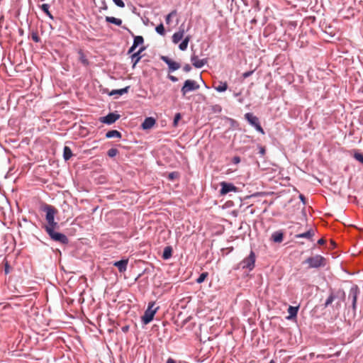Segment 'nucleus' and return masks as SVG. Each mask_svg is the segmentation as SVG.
<instances>
[{
  "mask_svg": "<svg viewBox=\"0 0 363 363\" xmlns=\"http://www.w3.org/2000/svg\"><path fill=\"white\" fill-rule=\"evenodd\" d=\"M284 240V233L281 230L274 232L271 235V240L275 243H281Z\"/></svg>",
  "mask_w": 363,
  "mask_h": 363,
  "instance_id": "obj_15",
  "label": "nucleus"
},
{
  "mask_svg": "<svg viewBox=\"0 0 363 363\" xmlns=\"http://www.w3.org/2000/svg\"><path fill=\"white\" fill-rule=\"evenodd\" d=\"M299 199H300V200L302 201V203L303 204L306 203V198H305V196L303 194H300L299 195Z\"/></svg>",
  "mask_w": 363,
  "mask_h": 363,
  "instance_id": "obj_49",
  "label": "nucleus"
},
{
  "mask_svg": "<svg viewBox=\"0 0 363 363\" xmlns=\"http://www.w3.org/2000/svg\"><path fill=\"white\" fill-rule=\"evenodd\" d=\"M184 34V29H179V31L175 32L172 35V42L174 44H177L181 40H182Z\"/></svg>",
  "mask_w": 363,
  "mask_h": 363,
  "instance_id": "obj_18",
  "label": "nucleus"
},
{
  "mask_svg": "<svg viewBox=\"0 0 363 363\" xmlns=\"http://www.w3.org/2000/svg\"><path fill=\"white\" fill-rule=\"evenodd\" d=\"M80 61L82 64L87 65L89 64L88 60L86 58V57L84 55V54L81 52H80Z\"/></svg>",
  "mask_w": 363,
  "mask_h": 363,
  "instance_id": "obj_38",
  "label": "nucleus"
},
{
  "mask_svg": "<svg viewBox=\"0 0 363 363\" xmlns=\"http://www.w3.org/2000/svg\"><path fill=\"white\" fill-rule=\"evenodd\" d=\"M208 276V273L207 272H203L201 273L199 277L196 279V282L198 284H201L202 282L204 281V280L206 279V278Z\"/></svg>",
  "mask_w": 363,
  "mask_h": 363,
  "instance_id": "obj_32",
  "label": "nucleus"
},
{
  "mask_svg": "<svg viewBox=\"0 0 363 363\" xmlns=\"http://www.w3.org/2000/svg\"><path fill=\"white\" fill-rule=\"evenodd\" d=\"M179 176V174L178 172H170L168 175V179H170V180H173L176 177H177Z\"/></svg>",
  "mask_w": 363,
  "mask_h": 363,
  "instance_id": "obj_41",
  "label": "nucleus"
},
{
  "mask_svg": "<svg viewBox=\"0 0 363 363\" xmlns=\"http://www.w3.org/2000/svg\"><path fill=\"white\" fill-rule=\"evenodd\" d=\"M50 5L48 4H43L40 6L42 11L50 18L53 19V16L49 11Z\"/></svg>",
  "mask_w": 363,
  "mask_h": 363,
  "instance_id": "obj_28",
  "label": "nucleus"
},
{
  "mask_svg": "<svg viewBox=\"0 0 363 363\" xmlns=\"http://www.w3.org/2000/svg\"><path fill=\"white\" fill-rule=\"evenodd\" d=\"M218 92H223L228 89V84L226 82H220L219 84L214 87Z\"/></svg>",
  "mask_w": 363,
  "mask_h": 363,
  "instance_id": "obj_29",
  "label": "nucleus"
},
{
  "mask_svg": "<svg viewBox=\"0 0 363 363\" xmlns=\"http://www.w3.org/2000/svg\"><path fill=\"white\" fill-rule=\"evenodd\" d=\"M23 30H20V34L22 35L23 34Z\"/></svg>",
  "mask_w": 363,
  "mask_h": 363,
  "instance_id": "obj_54",
  "label": "nucleus"
},
{
  "mask_svg": "<svg viewBox=\"0 0 363 363\" xmlns=\"http://www.w3.org/2000/svg\"><path fill=\"white\" fill-rule=\"evenodd\" d=\"M314 235L315 231L312 228H310L306 232L295 235V238H306L313 241V238Z\"/></svg>",
  "mask_w": 363,
  "mask_h": 363,
  "instance_id": "obj_14",
  "label": "nucleus"
},
{
  "mask_svg": "<svg viewBox=\"0 0 363 363\" xmlns=\"http://www.w3.org/2000/svg\"><path fill=\"white\" fill-rule=\"evenodd\" d=\"M337 298V296H336V294H335L333 291H330L329 296L328 297V298L326 299V301L324 303V306L325 308L329 306L334 301V300Z\"/></svg>",
  "mask_w": 363,
  "mask_h": 363,
  "instance_id": "obj_26",
  "label": "nucleus"
},
{
  "mask_svg": "<svg viewBox=\"0 0 363 363\" xmlns=\"http://www.w3.org/2000/svg\"><path fill=\"white\" fill-rule=\"evenodd\" d=\"M128 264V259H122L113 263V265L118 268L120 273H123L127 270Z\"/></svg>",
  "mask_w": 363,
  "mask_h": 363,
  "instance_id": "obj_13",
  "label": "nucleus"
},
{
  "mask_svg": "<svg viewBox=\"0 0 363 363\" xmlns=\"http://www.w3.org/2000/svg\"><path fill=\"white\" fill-rule=\"evenodd\" d=\"M183 70L185 72H189L191 70V67L190 65L189 64H186L184 67H183Z\"/></svg>",
  "mask_w": 363,
  "mask_h": 363,
  "instance_id": "obj_44",
  "label": "nucleus"
},
{
  "mask_svg": "<svg viewBox=\"0 0 363 363\" xmlns=\"http://www.w3.org/2000/svg\"><path fill=\"white\" fill-rule=\"evenodd\" d=\"M145 50V47H141L140 48V49L135 52H133L131 55H130V59H131V62L133 63V66L132 67L134 69L136 66V65L138 64V62L140 60V59L142 58V55H141V53Z\"/></svg>",
  "mask_w": 363,
  "mask_h": 363,
  "instance_id": "obj_12",
  "label": "nucleus"
},
{
  "mask_svg": "<svg viewBox=\"0 0 363 363\" xmlns=\"http://www.w3.org/2000/svg\"><path fill=\"white\" fill-rule=\"evenodd\" d=\"M136 49V48H134L133 45L129 48L128 51V54H133L134 52V50Z\"/></svg>",
  "mask_w": 363,
  "mask_h": 363,
  "instance_id": "obj_47",
  "label": "nucleus"
},
{
  "mask_svg": "<svg viewBox=\"0 0 363 363\" xmlns=\"http://www.w3.org/2000/svg\"><path fill=\"white\" fill-rule=\"evenodd\" d=\"M172 255V248L170 246L165 247L163 253H162V258L165 260L169 259L171 258Z\"/></svg>",
  "mask_w": 363,
  "mask_h": 363,
  "instance_id": "obj_24",
  "label": "nucleus"
},
{
  "mask_svg": "<svg viewBox=\"0 0 363 363\" xmlns=\"http://www.w3.org/2000/svg\"><path fill=\"white\" fill-rule=\"evenodd\" d=\"M31 38L32 40L35 43H39L40 41V38L39 37L37 32H32Z\"/></svg>",
  "mask_w": 363,
  "mask_h": 363,
  "instance_id": "obj_36",
  "label": "nucleus"
},
{
  "mask_svg": "<svg viewBox=\"0 0 363 363\" xmlns=\"http://www.w3.org/2000/svg\"><path fill=\"white\" fill-rule=\"evenodd\" d=\"M269 363H276L274 360H271Z\"/></svg>",
  "mask_w": 363,
  "mask_h": 363,
  "instance_id": "obj_53",
  "label": "nucleus"
},
{
  "mask_svg": "<svg viewBox=\"0 0 363 363\" xmlns=\"http://www.w3.org/2000/svg\"><path fill=\"white\" fill-rule=\"evenodd\" d=\"M58 228H49L45 230L52 240L63 245L68 244V238L65 234L55 231V230Z\"/></svg>",
  "mask_w": 363,
  "mask_h": 363,
  "instance_id": "obj_2",
  "label": "nucleus"
},
{
  "mask_svg": "<svg viewBox=\"0 0 363 363\" xmlns=\"http://www.w3.org/2000/svg\"><path fill=\"white\" fill-rule=\"evenodd\" d=\"M161 60L168 65L169 72L176 71L181 67L179 63L172 60L167 56H162Z\"/></svg>",
  "mask_w": 363,
  "mask_h": 363,
  "instance_id": "obj_10",
  "label": "nucleus"
},
{
  "mask_svg": "<svg viewBox=\"0 0 363 363\" xmlns=\"http://www.w3.org/2000/svg\"><path fill=\"white\" fill-rule=\"evenodd\" d=\"M298 311V306H290L288 308V313L289 315L287 317V319H291L293 318L296 317Z\"/></svg>",
  "mask_w": 363,
  "mask_h": 363,
  "instance_id": "obj_20",
  "label": "nucleus"
},
{
  "mask_svg": "<svg viewBox=\"0 0 363 363\" xmlns=\"http://www.w3.org/2000/svg\"><path fill=\"white\" fill-rule=\"evenodd\" d=\"M113 1L114 2V4L116 6H118L120 8H124L125 7V4L123 1V0H113Z\"/></svg>",
  "mask_w": 363,
  "mask_h": 363,
  "instance_id": "obj_40",
  "label": "nucleus"
},
{
  "mask_svg": "<svg viewBox=\"0 0 363 363\" xmlns=\"http://www.w3.org/2000/svg\"><path fill=\"white\" fill-rule=\"evenodd\" d=\"M118 150L116 148H111L108 150L107 155L110 157H113L117 155Z\"/></svg>",
  "mask_w": 363,
  "mask_h": 363,
  "instance_id": "obj_33",
  "label": "nucleus"
},
{
  "mask_svg": "<svg viewBox=\"0 0 363 363\" xmlns=\"http://www.w3.org/2000/svg\"><path fill=\"white\" fill-rule=\"evenodd\" d=\"M105 20L106 22L115 24L118 26H121L122 25L121 19L113 16H106Z\"/></svg>",
  "mask_w": 363,
  "mask_h": 363,
  "instance_id": "obj_21",
  "label": "nucleus"
},
{
  "mask_svg": "<svg viewBox=\"0 0 363 363\" xmlns=\"http://www.w3.org/2000/svg\"><path fill=\"white\" fill-rule=\"evenodd\" d=\"M42 210L46 213L45 219L48 223L44 226V229H48L49 228H59V224L55 220V216L57 213L56 209L54 206L48 204H45L42 207Z\"/></svg>",
  "mask_w": 363,
  "mask_h": 363,
  "instance_id": "obj_1",
  "label": "nucleus"
},
{
  "mask_svg": "<svg viewBox=\"0 0 363 363\" xmlns=\"http://www.w3.org/2000/svg\"><path fill=\"white\" fill-rule=\"evenodd\" d=\"M303 263L308 264L309 268H319L325 265V258L320 255L308 257Z\"/></svg>",
  "mask_w": 363,
  "mask_h": 363,
  "instance_id": "obj_3",
  "label": "nucleus"
},
{
  "mask_svg": "<svg viewBox=\"0 0 363 363\" xmlns=\"http://www.w3.org/2000/svg\"><path fill=\"white\" fill-rule=\"evenodd\" d=\"M234 0H232V1H233Z\"/></svg>",
  "mask_w": 363,
  "mask_h": 363,
  "instance_id": "obj_55",
  "label": "nucleus"
},
{
  "mask_svg": "<svg viewBox=\"0 0 363 363\" xmlns=\"http://www.w3.org/2000/svg\"><path fill=\"white\" fill-rule=\"evenodd\" d=\"M155 302H150L147 308L145 310L144 315L142 316V322L144 325L150 323L154 318L159 307L153 308Z\"/></svg>",
  "mask_w": 363,
  "mask_h": 363,
  "instance_id": "obj_4",
  "label": "nucleus"
},
{
  "mask_svg": "<svg viewBox=\"0 0 363 363\" xmlns=\"http://www.w3.org/2000/svg\"><path fill=\"white\" fill-rule=\"evenodd\" d=\"M253 72H254V70L245 72L242 74V77L244 79H246V78L250 77L253 74Z\"/></svg>",
  "mask_w": 363,
  "mask_h": 363,
  "instance_id": "obj_42",
  "label": "nucleus"
},
{
  "mask_svg": "<svg viewBox=\"0 0 363 363\" xmlns=\"http://www.w3.org/2000/svg\"><path fill=\"white\" fill-rule=\"evenodd\" d=\"M221 189L220 190V194L221 195H225L229 192H238V187H236L232 183H228L225 182H223L220 183Z\"/></svg>",
  "mask_w": 363,
  "mask_h": 363,
  "instance_id": "obj_9",
  "label": "nucleus"
},
{
  "mask_svg": "<svg viewBox=\"0 0 363 363\" xmlns=\"http://www.w3.org/2000/svg\"><path fill=\"white\" fill-rule=\"evenodd\" d=\"M155 30L156 32L161 35H164L165 34V30H164V26L162 23H160L159 24L156 28H155Z\"/></svg>",
  "mask_w": 363,
  "mask_h": 363,
  "instance_id": "obj_30",
  "label": "nucleus"
},
{
  "mask_svg": "<svg viewBox=\"0 0 363 363\" xmlns=\"http://www.w3.org/2000/svg\"><path fill=\"white\" fill-rule=\"evenodd\" d=\"M317 243H318V245H323V244L325 243V240H324V239H323V238L319 239V240H318Z\"/></svg>",
  "mask_w": 363,
  "mask_h": 363,
  "instance_id": "obj_50",
  "label": "nucleus"
},
{
  "mask_svg": "<svg viewBox=\"0 0 363 363\" xmlns=\"http://www.w3.org/2000/svg\"><path fill=\"white\" fill-rule=\"evenodd\" d=\"M122 330H123V332H126V331H128V325H126V326H123V327L122 328Z\"/></svg>",
  "mask_w": 363,
  "mask_h": 363,
  "instance_id": "obj_52",
  "label": "nucleus"
},
{
  "mask_svg": "<svg viewBox=\"0 0 363 363\" xmlns=\"http://www.w3.org/2000/svg\"><path fill=\"white\" fill-rule=\"evenodd\" d=\"M359 294V289L357 285H353L349 291L348 298L352 299V308L354 311L357 310V300Z\"/></svg>",
  "mask_w": 363,
  "mask_h": 363,
  "instance_id": "obj_7",
  "label": "nucleus"
},
{
  "mask_svg": "<svg viewBox=\"0 0 363 363\" xmlns=\"http://www.w3.org/2000/svg\"><path fill=\"white\" fill-rule=\"evenodd\" d=\"M245 118L252 126H255L259 122V118L252 113H245Z\"/></svg>",
  "mask_w": 363,
  "mask_h": 363,
  "instance_id": "obj_17",
  "label": "nucleus"
},
{
  "mask_svg": "<svg viewBox=\"0 0 363 363\" xmlns=\"http://www.w3.org/2000/svg\"><path fill=\"white\" fill-rule=\"evenodd\" d=\"M191 62L193 66L197 69L202 68L208 62L206 58L204 59H199L198 56L195 54H193L191 56Z\"/></svg>",
  "mask_w": 363,
  "mask_h": 363,
  "instance_id": "obj_11",
  "label": "nucleus"
},
{
  "mask_svg": "<svg viewBox=\"0 0 363 363\" xmlns=\"http://www.w3.org/2000/svg\"><path fill=\"white\" fill-rule=\"evenodd\" d=\"M130 89V86H125V88H123V89H113L111 91L110 93V95L111 96H113V95H116V94H118V95H123L124 94H126L128 92V90Z\"/></svg>",
  "mask_w": 363,
  "mask_h": 363,
  "instance_id": "obj_23",
  "label": "nucleus"
},
{
  "mask_svg": "<svg viewBox=\"0 0 363 363\" xmlns=\"http://www.w3.org/2000/svg\"><path fill=\"white\" fill-rule=\"evenodd\" d=\"M259 153L263 156L265 154V148L262 146H259Z\"/></svg>",
  "mask_w": 363,
  "mask_h": 363,
  "instance_id": "obj_45",
  "label": "nucleus"
},
{
  "mask_svg": "<svg viewBox=\"0 0 363 363\" xmlns=\"http://www.w3.org/2000/svg\"><path fill=\"white\" fill-rule=\"evenodd\" d=\"M72 156V152L70 147L65 146L63 149V158L65 161L69 160Z\"/></svg>",
  "mask_w": 363,
  "mask_h": 363,
  "instance_id": "obj_25",
  "label": "nucleus"
},
{
  "mask_svg": "<svg viewBox=\"0 0 363 363\" xmlns=\"http://www.w3.org/2000/svg\"><path fill=\"white\" fill-rule=\"evenodd\" d=\"M191 40L190 35H186L182 41V43L179 45V50L184 51L187 49L189 42Z\"/></svg>",
  "mask_w": 363,
  "mask_h": 363,
  "instance_id": "obj_22",
  "label": "nucleus"
},
{
  "mask_svg": "<svg viewBox=\"0 0 363 363\" xmlns=\"http://www.w3.org/2000/svg\"><path fill=\"white\" fill-rule=\"evenodd\" d=\"M143 43H144V38L143 36H141V35L134 36L133 43L134 48H137V47H138L139 45H143Z\"/></svg>",
  "mask_w": 363,
  "mask_h": 363,
  "instance_id": "obj_27",
  "label": "nucleus"
},
{
  "mask_svg": "<svg viewBox=\"0 0 363 363\" xmlns=\"http://www.w3.org/2000/svg\"><path fill=\"white\" fill-rule=\"evenodd\" d=\"M106 138H116L121 139L122 138V134L117 130H108L106 133Z\"/></svg>",
  "mask_w": 363,
  "mask_h": 363,
  "instance_id": "obj_19",
  "label": "nucleus"
},
{
  "mask_svg": "<svg viewBox=\"0 0 363 363\" xmlns=\"http://www.w3.org/2000/svg\"><path fill=\"white\" fill-rule=\"evenodd\" d=\"M4 272L6 274L9 273V265L8 264V263H6L5 264Z\"/></svg>",
  "mask_w": 363,
  "mask_h": 363,
  "instance_id": "obj_48",
  "label": "nucleus"
},
{
  "mask_svg": "<svg viewBox=\"0 0 363 363\" xmlns=\"http://www.w3.org/2000/svg\"><path fill=\"white\" fill-rule=\"evenodd\" d=\"M120 115L116 112H112L107 114L106 116L101 117L100 121L103 123L111 125L115 123L120 118Z\"/></svg>",
  "mask_w": 363,
  "mask_h": 363,
  "instance_id": "obj_8",
  "label": "nucleus"
},
{
  "mask_svg": "<svg viewBox=\"0 0 363 363\" xmlns=\"http://www.w3.org/2000/svg\"><path fill=\"white\" fill-rule=\"evenodd\" d=\"M199 87V84H198L196 81L192 79H186L181 89V92L182 96H184L187 93L190 91L198 90Z\"/></svg>",
  "mask_w": 363,
  "mask_h": 363,
  "instance_id": "obj_5",
  "label": "nucleus"
},
{
  "mask_svg": "<svg viewBox=\"0 0 363 363\" xmlns=\"http://www.w3.org/2000/svg\"><path fill=\"white\" fill-rule=\"evenodd\" d=\"M354 158L363 164V154L356 151L353 155Z\"/></svg>",
  "mask_w": 363,
  "mask_h": 363,
  "instance_id": "obj_31",
  "label": "nucleus"
},
{
  "mask_svg": "<svg viewBox=\"0 0 363 363\" xmlns=\"http://www.w3.org/2000/svg\"><path fill=\"white\" fill-rule=\"evenodd\" d=\"M166 363H176V362L173 359L169 358Z\"/></svg>",
  "mask_w": 363,
  "mask_h": 363,
  "instance_id": "obj_51",
  "label": "nucleus"
},
{
  "mask_svg": "<svg viewBox=\"0 0 363 363\" xmlns=\"http://www.w3.org/2000/svg\"><path fill=\"white\" fill-rule=\"evenodd\" d=\"M168 79H169L173 82H177L178 81V78L173 75H168Z\"/></svg>",
  "mask_w": 363,
  "mask_h": 363,
  "instance_id": "obj_46",
  "label": "nucleus"
},
{
  "mask_svg": "<svg viewBox=\"0 0 363 363\" xmlns=\"http://www.w3.org/2000/svg\"><path fill=\"white\" fill-rule=\"evenodd\" d=\"M232 162L235 164H237L240 162V158L238 156H235L232 159Z\"/></svg>",
  "mask_w": 363,
  "mask_h": 363,
  "instance_id": "obj_43",
  "label": "nucleus"
},
{
  "mask_svg": "<svg viewBox=\"0 0 363 363\" xmlns=\"http://www.w3.org/2000/svg\"><path fill=\"white\" fill-rule=\"evenodd\" d=\"M177 15V11L176 10H173L167 16H166V23L167 24H169L170 23V21H171V18L176 16Z\"/></svg>",
  "mask_w": 363,
  "mask_h": 363,
  "instance_id": "obj_34",
  "label": "nucleus"
},
{
  "mask_svg": "<svg viewBox=\"0 0 363 363\" xmlns=\"http://www.w3.org/2000/svg\"><path fill=\"white\" fill-rule=\"evenodd\" d=\"M255 130L257 131H258L259 133H262V134H264V129L262 128V127L261 126L259 122L255 125V126H253Z\"/></svg>",
  "mask_w": 363,
  "mask_h": 363,
  "instance_id": "obj_39",
  "label": "nucleus"
},
{
  "mask_svg": "<svg viewBox=\"0 0 363 363\" xmlns=\"http://www.w3.org/2000/svg\"><path fill=\"white\" fill-rule=\"evenodd\" d=\"M155 119L152 117H147L146 118L144 121L143 122L141 126L143 130H147L153 127V125L155 124Z\"/></svg>",
  "mask_w": 363,
  "mask_h": 363,
  "instance_id": "obj_16",
  "label": "nucleus"
},
{
  "mask_svg": "<svg viewBox=\"0 0 363 363\" xmlns=\"http://www.w3.org/2000/svg\"><path fill=\"white\" fill-rule=\"evenodd\" d=\"M255 252L251 251L249 256L240 262L241 267L242 269H247L249 271H252L255 267Z\"/></svg>",
  "mask_w": 363,
  "mask_h": 363,
  "instance_id": "obj_6",
  "label": "nucleus"
},
{
  "mask_svg": "<svg viewBox=\"0 0 363 363\" xmlns=\"http://www.w3.org/2000/svg\"><path fill=\"white\" fill-rule=\"evenodd\" d=\"M336 296H337V298H340L342 300H345V293L344 290H342V289H339L337 291Z\"/></svg>",
  "mask_w": 363,
  "mask_h": 363,
  "instance_id": "obj_37",
  "label": "nucleus"
},
{
  "mask_svg": "<svg viewBox=\"0 0 363 363\" xmlns=\"http://www.w3.org/2000/svg\"><path fill=\"white\" fill-rule=\"evenodd\" d=\"M181 119V114L179 113H177L175 114L174 121H173V126L177 127L178 125L179 121Z\"/></svg>",
  "mask_w": 363,
  "mask_h": 363,
  "instance_id": "obj_35",
  "label": "nucleus"
}]
</instances>
